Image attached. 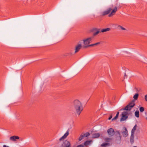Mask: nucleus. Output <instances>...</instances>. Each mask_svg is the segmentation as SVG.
I'll return each instance as SVG.
<instances>
[{
    "mask_svg": "<svg viewBox=\"0 0 147 147\" xmlns=\"http://www.w3.org/2000/svg\"><path fill=\"white\" fill-rule=\"evenodd\" d=\"M73 106L77 114L79 115L83 110L81 102L78 100H75L73 102Z\"/></svg>",
    "mask_w": 147,
    "mask_h": 147,
    "instance_id": "1",
    "label": "nucleus"
},
{
    "mask_svg": "<svg viewBox=\"0 0 147 147\" xmlns=\"http://www.w3.org/2000/svg\"><path fill=\"white\" fill-rule=\"evenodd\" d=\"M117 7L115 6L113 9L111 7H109L106 10L102 12L101 14L102 16H104L109 14L108 15L109 17L113 16L114 15L117 10Z\"/></svg>",
    "mask_w": 147,
    "mask_h": 147,
    "instance_id": "2",
    "label": "nucleus"
},
{
    "mask_svg": "<svg viewBox=\"0 0 147 147\" xmlns=\"http://www.w3.org/2000/svg\"><path fill=\"white\" fill-rule=\"evenodd\" d=\"M134 102V100H133L131 102L125 107L124 109L127 111L130 110L135 105Z\"/></svg>",
    "mask_w": 147,
    "mask_h": 147,
    "instance_id": "3",
    "label": "nucleus"
},
{
    "mask_svg": "<svg viewBox=\"0 0 147 147\" xmlns=\"http://www.w3.org/2000/svg\"><path fill=\"white\" fill-rule=\"evenodd\" d=\"M128 112L127 111H124L122 113V117L121 119V121H123L125 120L128 117Z\"/></svg>",
    "mask_w": 147,
    "mask_h": 147,
    "instance_id": "4",
    "label": "nucleus"
},
{
    "mask_svg": "<svg viewBox=\"0 0 147 147\" xmlns=\"http://www.w3.org/2000/svg\"><path fill=\"white\" fill-rule=\"evenodd\" d=\"M93 37H89L87 39L83 40V43L84 45V46L86 45H89V44L91 42V40L93 39Z\"/></svg>",
    "mask_w": 147,
    "mask_h": 147,
    "instance_id": "5",
    "label": "nucleus"
},
{
    "mask_svg": "<svg viewBox=\"0 0 147 147\" xmlns=\"http://www.w3.org/2000/svg\"><path fill=\"white\" fill-rule=\"evenodd\" d=\"M107 132L108 134L110 136H112L115 134V131L113 129L110 128L108 129Z\"/></svg>",
    "mask_w": 147,
    "mask_h": 147,
    "instance_id": "6",
    "label": "nucleus"
},
{
    "mask_svg": "<svg viewBox=\"0 0 147 147\" xmlns=\"http://www.w3.org/2000/svg\"><path fill=\"white\" fill-rule=\"evenodd\" d=\"M82 46L81 44H78L75 47V51L74 53H76L78 52L80 49L82 48Z\"/></svg>",
    "mask_w": 147,
    "mask_h": 147,
    "instance_id": "7",
    "label": "nucleus"
},
{
    "mask_svg": "<svg viewBox=\"0 0 147 147\" xmlns=\"http://www.w3.org/2000/svg\"><path fill=\"white\" fill-rule=\"evenodd\" d=\"M122 134L124 137H126L127 136L128 132L126 128H124L123 130L122 131Z\"/></svg>",
    "mask_w": 147,
    "mask_h": 147,
    "instance_id": "8",
    "label": "nucleus"
},
{
    "mask_svg": "<svg viewBox=\"0 0 147 147\" xmlns=\"http://www.w3.org/2000/svg\"><path fill=\"white\" fill-rule=\"evenodd\" d=\"M63 146L64 147H69L70 146V143L68 141L65 140L64 142Z\"/></svg>",
    "mask_w": 147,
    "mask_h": 147,
    "instance_id": "9",
    "label": "nucleus"
},
{
    "mask_svg": "<svg viewBox=\"0 0 147 147\" xmlns=\"http://www.w3.org/2000/svg\"><path fill=\"white\" fill-rule=\"evenodd\" d=\"M69 130H68L65 133L64 135L59 139V140L60 141H61L62 139L65 138L67 137L69 135Z\"/></svg>",
    "mask_w": 147,
    "mask_h": 147,
    "instance_id": "10",
    "label": "nucleus"
},
{
    "mask_svg": "<svg viewBox=\"0 0 147 147\" xmlns=\"http://www.w3.org/2000/svg\"><path fill=\"white\" fill-rule=\"evenodd\" d=\"M20 138V137L17 136H11L10 138V140L13 141H16V139H18Z\"/></svg>",
    "mask_w": 147,
    "mask_h": 147,
    "instance_id": "11",
    "label": "nucleus"
},
{
    "mask_svg": "<svg viewBox=\"0 0 147 147\" xmlns=\"http://www.w3.org/2000/svg\"><path fill=\"white\" fill-rule=\"evenodd\" d=\"M134 134H131L130 138V142L132 144L134 142Z\"/></svg>",
    "mask_w": 147,
    "mask_h": 147,
    "instance_id": "12",
    "label": "nucleus"
},
{
    "mask_svg": "<svg viewBox=\"0 0 147 147\" xmlns=\"http://www.w3.org/2000/svg\"><path fill=\"white\" fill-rule=\"evenodd\" d=\"M92 142V141L91 140H87L83 144V145L85 146H87L88 145L91 144Z\"/></svg>",
    "mask_w": 147,
    "mask_h": 147,
    "instance_id": "13",
    "label": "nucleus"
},
{
    "mask_svg": "<svg viewBox=\"0 0 147 147\" xmlns=\"http://www.w3.org/2000/svg\"><path fill=\"white\" fill-rule=\"evenodd\" d=\"M115 133L116 134L118 135L119 136V137L117 138V139L120 142L121 140V136L120 132L119 131H117L115 132Z\"/></svg>",
    "mask_w": 147,
    "mask_h": 147,
    "instance_id": "14",
    "label": "nucleus"
},
{
    "mask_svg": "<svg viewBox=\"0 0 147 147\" xmlns=\"http://www.w3.org/2000/svg\"><path fill=\"white\" fill-rule=\"evenodd\" d=\"M100 134L98 133H95L92 134V138H97L100 136Z\"/></svg>",
    "mask_w": 147,
    "mask_h": 147,
    "instance_id": "15",
    "label": "nucleus"
},
{
    "mask_svg": "<svg viewBox=\"0 0 147 147\" xmlns=\"http://www.w3.org/2000/svg\"><path fill=\"white\" fill-rule=\"evenodd\" d=\"M137 127V125H135V126H134V127L133 128L131 131V134H135V130L136 129Z\"/></svg>",
    "mask_w": 147,
    "mask_h": 147,
    "instance_id": "16",
    "label": "nucleus"
},
{
    "mask_svg": "<svg viewBox=\"0 0 147 147\" xmlns=\"http://www.w3.org/2000/svg\"><path fill=\"white\" fill-rule=\"evenodd\" d=\"M94 30L96 31V32L94 33V36H96L97 35L101 32V31H100L99 30H98L97 28H95Z\"/></svg>",
    "mask_w": 147,
    "mask_h": 147,
    "instance_id": "17",
    "label": "nucleus"
},
{
    "mask_svg": "<svg viewBox=\"0 0 147 147\" xmlns=\"http://www.w3.org/2000/svg\"><path fill=\"white\" fill-rule=\"evenodd\" d=\"M110 30V28H104L102 29L101 32H107L109 31Z\"/></svg>",
    "mask_w": 147,
    "mask_h": 147,
    "instance_id": "18",
    "label": "nucleus"
},
{
    "mask_svg": "<svg viewBox=\"0 0 147 147\" xmlns=\"http://www.w3.org/2000/svg\"><path fill=\"white\" fill-rule=\"evenodd\" d=\"M135 116L137 117L138 118L139 117V111H137L135 112Z\"/></svg>",
    "mask_w": 147,
    "mask_h": 147,
    "instance_id": "19",
    "label": "nucleus"
},
{
    "mask_svg": "<svg viewBox=\"0 0 147 147\" xmlns=\"http://www.w3.org/2000/svg\"><path fill=\"white\" fill-rule=\"evenodd\" d=\"M118 29H119V28L122 30H126V29L123 27L122 26H121L120 25H118L117 27Z\"/></svg>",
    "mask_w": 147,
    "mask_h": 147,
    "instance_id": "20",
    "label": "nucleus"
},
{
    "mask_svg": "<svg viewBox=\"0 0 147 147\" xmlns=\"http://www.w3.org/2000/svg\"><path fill=\"white\" fill-rule=\"evenodd\" d=\"M90 135V134L88 132H86V133L83 134V138L84 137H87L88 136Z\"/></svg>",
    "mask_w": 147,
    "mask_h": 147,
    "instance_id": "21",
    "label": "nucleus"
},
{
    "mask_svg": "<svg viewBox=\"0 0 147 147\" xmlns=\"http://www.w3.org/2000/svg\"><path fill=\"white\" fill-rule=\"evenodd\" d=\"M139 96V94L138 93L134 95L133 97V98L135 100H137Z\"/></svg>",
    "mask_w": 147,
    "mask_h": 147,
    "instance_id": "22",
    "label": "nucleus"
},
{
    "mask_svg": "<svg viewBox=\"0 0 147 147\" xmlns=\"http://www.w3.org/2000/svg\"><path fill=\"white\" fill-rule=\"evenodd\" d=\"M108 144V143H104L101 144V146H102V147H105L106 146H107Z\"/></svg>",
    "mask_w": 147,
    "mask_h": 147,
    "instance_id": "23",
    "label": "nucleus"
},
{
    "mask_svg": "<svg viewBox=\"0 0 147 147\" xmlns=\"http://www.w3.org/2000/svg\"><path fill=\"white\" fill-rule=\"evenodd\" d=\"M94 46V44H91V45H86V46H83V48H87V47H89L93 46Z\"/></svg>",
    "mask_w": 147,
    "mask_h": 147,
    "instance_id": "24",
    "label": "nucleus"
},
{
    "mask_svg": "<svg viewBox=\"0 0 147 147\" xmlns=\"http://www.w3.org/2000/svg\"><path fill=\"white\" fill-rule=\"evenodd\" d=\"M140 110L141 112H143L144 110V108L143 107H141L140 108Z\"/></svg>",
    "mask_w": 147,
    "mask_h": 147,
    "instance_id": "25",
    "label": "nucleus"
},
{
    "mask_svg": "<svg viewBox=\"0 0 147 147\" xmlns=\"http://www.w3.org/2000/svg\"><path fill=\"white\" fill-rule=\"evenodd\" d=\"M83 139V135L81 134L78 138L79 141H80Z\"/></svg>",
    "mask_w": 147,
    "mask_h": 147,
    "instance_id": "26",
    "label": "nucleus"
},
{
    "mask_svg": "<svg viewBox=\"0 0 147 147\" xmlns=\"http://www.w3.org/2000/svg\"><path fill=\"white\" fill-rule=\"evenodd\" d=\"M118 117V116H117V115H116L112 119V120L113 121L116 119Z\"/></svg>",
    "mask_w": 147,
    "mask_h": 147,
    "instance_id": "27",
    "label": "nucleus"
},
{
    "mask_svg": "<svg viewBox=\"0 0 147 147\" xmlns=\"http://www.w3.org/2000/svg\"><path fill=\"white\" fill-rule=\"evenodd\" d=\"M111 139L110 138H107L105 139V140L106 141H107L108 142H109L111 140Z\"/></svg>",
    "mask_w": 147,
    "mask_h": 147,
    "instance_id": "28",
    "label": "nucleus"
},
{
    "mask_svg": "<svg viewBox=\"0 0 147 147\" xmlns=\"http://www.w3.org/2000/svg\"><path fill=\"white\" fill-rule=\"evenodd\" d=\"M69 54H70L69 53H65L64 55L65 56H67L69 55Z\"/></svg>",
    "mask_w": 147,
    "mask_h": 147,
    "instance_id": "29",
    "label": "nucleus"
},
{
    "mask_svg": "<svg viewBox=\"0 0 147 147\" xmlns=\"http://www.w3.org/2000/svg\"><path fill=\"white\" fill-rule=\"evenodd\" d=\"M145 118L146 120H147V112H145Z\"/></svg>",
    "mask_w": 147,
    "mask_h": 147,
    "instance_id": "30",
    "label": "nucleus"
},
{
    "mask_svg": "<svg viewBox=\"0 0 147 147\" xmlns=\"http://www.w3.org/2000/svg\"><path fill=\"white\" fill-rule=\"evenodd\" d=\"M145 99L146 101L147 102V94H146L145 95Z\"/></svg>",
    "mask_w": 147,
    "mask_h": 147,
    "instance_id": "31",
    "label": "nucleus"
},
{
    "mask_svg": "<svg viewBox=\"0 0 147 147\" xmlns=\"http://www.w3.org/2000/svg\"><path fill=\"white\" fill-rule=\"evenodd\" d=\"M100 44V42H98L95 44H94V46L98 45Z\"/></svg>",
    "mask_w": 147,
    "mask_h": 147,
    "instance_id": "32",
    "label": "nucleus"
},
{
    "mask_svg": "<svg viewBox=\"0 0 147 147\" xmlns=\"http://www.w3.org/2000/svg\"><path fill=\"white\" fill-rule=\"evenodd\" d=\"M76 147H83V145L81 144V145H79Z\"/></svg>",
    "mask_w": 147,
    "mask_h": 147,
    "instance_id": "33",
    "label": "nucleus"
},
{
    "mask_svg": "<svg viewBox=\"0 0 147 147\" xmlns=\"http://www.w3.org/2000/svg\"><path fill=\"white\" fill-rule=\"evenodd\" d=\"M112 118V116L111 115L110 117L109 118V119L110 120Z\"/></svg>",
    "mask_w": 147,
    "mask_h": 147,
    "instance_id": "34",
    "label": "nucleus"
},
{
    "mask_svg": "<svg viewBox=\"0 0 147 147\" xmlns=\"http://www.w3.org/2000/svg\"><path fill=\"white\" fill-rule=\"evenodd\" d=\"M119 112H118L117 113V114H116V115H117V116H119Z\"/></svg>",
    "mask_w": 147,
    "mask_h": 147,
    "instance_id": "35",
    "label": "nucleus"
},
{
    "mask_svg": "<svg viewBox=\"0 0 147 147\" xmlns=\"http://www.w3.org/2000/svg\"><path fill=\"white\" fill-rule=\"evenodd\" d=\"M3 147H9L8 146H6L5 145H4L3 146Z\"/></svg>",
    "mask_w": 147,
    "mask_h": 147,
    "instance_id": "36",
    "label": "nucleus"
}]
</instances>
